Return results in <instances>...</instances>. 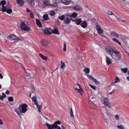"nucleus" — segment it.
I'll use <instances>...</instances> for the list:
<instances>
[{
  "instance_id": "obj_12",
  "label": "nucleus",
  "mask_w": 129,
  "mask_h": 129,
  "mask_svg": "<svg viewBox=\"0 0 129 129\" xmlns=\"http://www.w3.org/2000/svg\"><path fill=\"white\" fill-rule=\"evenodd\" d=\"M96 28L99 34H101L103 32V30L101 28L100 26L98 25H96Z\"/></svg>"
},
{
  "instance_id": "obj_60",
  "label": "nucleus",
  "mask_w": 129,
  "mask_h": 129,
  "mask_svg": "<svg viewBox=\"0 0 129 129\" xmlns=\"http://www.w3.org/2000/svg\"><path fill=\"white\" fill-rule=\"evenodd\" d=\"M3 98H4L3 97V96L0 95V99L2 100Z\"/></svg>"
},
{
  "instance_id": "obj_19",
  "label": "nucleus",
  "mask_w": 129,
  "mask_h": 129,
  "mask_svg": "<svg viewBox=\"0 0 129 129\" xmlns=\"http://www.w3.org/2000/svg\"><path fill=\"white\" fill-rule=\"evenodd\" d=\"M44 4L45 5L48 6L50 4V1L49 0H44L43 1Z\"/></svg>"
},
{
  "instance_id": "obj_51",
  "label": "nucleus",
  "mask_w": 129,
  "mask_h": 129,
  "mask_svg": "<svg viewBox=\"0 0 129 129\" xmlns=\"http://www.w3.org/2000/svg\"><path fill=\"white\" fill-rule=\"evenodd\" d=\"M89 86L92 88L94 90L96 89V88H95L94 86L91 84H90Z\"/></svg>"
},
{
  "instance_id": "obj_48",
  "label": "nucleus",
  "mask_w": 129,
  "mask_h": 129,
  "mask_svg": "<svg viewBox=\"0 0 129 129\" xmlns=\"http://www.w3.org/2000/svg\"><path fill=\"white\" fill-rule=\"evenodd\" d=\"M63 49L64 51H66V45L65 43H64Z\"/></svg>"
},
{
  "instance_id": "obj_31",
  "label": "nucleus",
  "mask_w": 129,
  "mask_h": 129,
  "mask_svg": "<svg viewBox=\"0 0 129 129\" xmlns=\"http://www.w3.org/2000/svg\"><path fill=\"white\" fill-rule=\"evenodd\" d=\"M6 3V1L4 0L2 1L1 2V4L2 6V8H3L4 7V6Z\"/></svg>"
},
{
  "instance_id": "obj_18",
  "label": "nucleus",
  "mask_w": 129,
  "mask_h": 129,
  "mask_svg": "<svg viewBox=\"0 0 129 129\" xmlns=\"http://www.w3.org/2000/svg\"><path fill=\"white\" fill-rule=\"evenodd\" d=\"M48 44V42L47 40H44L42 42V45L43 46H46Z\"/></svg>"
},
{
  "instance_id": "obj_63",
  "label": "nucleus",
  "mask_w": 129,
  "mask_h": 129,
  "mask_svg": "<svg viewBox=\"0 0 129 129\" xmlns=\"http://www.w3.org/2000/svg\"><path fill=\"white\" fill-rule=\"evenodd\" d=\"M0 77L1 79H3V76L1 73H0Z\"/></svg>"
},
{
  "instance_id": "obj_16",
  "label": "nucleus",
  "mask_w": 129,
  "mask_h": 129,
  "mask_svg": "<svg viewBox=\"0 0 129 129\" xmlns=\"http://www.w3.org/2000/svg\"><path fill=\"white\" fill-rule=\"evenodd\" d=\"M27 2L31 6H34L35 2L34 0H27Z\"/></svg>"
},
{
  "instance_id": "obj_30",
  "label": "nucleus",
  "mask_w": 129,
  "mask_h": 129,
  "mask_svg": "<svg viewBox=\"0 0 129 129\" xmlns=\"http://www.w3.org/2000/svg\"><path fill=\"white\" fill-rule=\"evenodd\" d=\"M61 66L60 67L62 69H64V68L65 67V65L64 63L62 61H61Z\"/></svg>"
},
{
  "instance_id": "obj_21",
  "label": "nucleus",
  "mask_w": 129,
  "mask_h": 129,
  "mask_svg": "<svg viewBox=\"0 0 129 129\" xmlns=\"http://www.w3.org/2000/svg\"><path fill=\"white\" fill-rule=\"evenodd\" d=\"M52 33L54 34H57V35H59V34L58 29L56 28L54 29L53 30H52Z\"/></svg>"
},
{
  "instance_id": "obj_20",
  "label": "nucleus",
  "mask_w": 129,
  "mask_h": 129,
  "mask_svg": "<svg viewBox=\"0 0 129 129\" xmlns=\"http://www.w3.org/2000/svg\"><path fill=\"white\" fill-rule=\"evenodd\" d=\"M74 9L75 10H81L82 9L81 7L78 5L75 6L74 7Z\"/></svg>"
},
{
  "instance_id": "obj_27",
  "label": "nucleus",
  "mask_w": 129,
  "mask_h": 129,
  "mask_svg": "<svg viewBox=\"0 0 129 129\" xmlns=\"http://www.w3.org/2000/svg\"><path fill=\"white\" fill-rule=\"evenodd\" d=\"M43 18L45 20H48L49 19L48 15L47 14H44L43 16Z\"/></svg>"
},
{
  "instance_id": "obj_5",
  "label": "nucleus",
  "mask_w": 129,
  "mask_h": 129,
  "mask_svg": "<svg viewBox=\"0 0 129 129\" xmlns=\"http://www.w3.org/2000/svg\"><path fill=\"white\" fill-rule=\"evenodd\" d=\"M71 20L73 21H75L72 19L71 18L70 16L68 15H66L64 21V23L66 24H68L70 23Z\"/></svg>"
},
{
  "instance_id": "obj_44",
  "label": "nucleus",
  "mask_w": 129,
  "mask_h": 129,
  "mask_svg": "<svg viewBox=\"0 0 129 129\" xmlns=\"http://www.w3.org/2000/svg\"><path fill=\"white\" fill-rule=\"evenodd\" d=\"M30 15L31 17L32 18H34V15L32 11H31V12H30Z\"/></svg>"
},
{
  "instance_id": "obj_17",
  "label": "nucleus",
  "mask_w": 129,
  "mask_h": 129,
  "mask_svg": "<svg viewBox=\"0 0 129 129\" xmlns=\"http://www.w3.org/2000/svg\"><path fill=\"white\" fill-rule=\"evenodd\" d=\"M106 63L108 65H109L112 63L110 59L108 57L106 56Z\"/></svg>"
},
{
  "instance_id": "obj_29",
  "label": "nucleus",
  "mask_w": 129,
  "mask_h": 129,
  "mask_svg": "<svg viewBox=\"0 0 129 129\" xmlns=\"http://www.w3.org/2000/svg\"><path fill=\"white\" fill-rule=\"evenodd\" d=\"M84 71L86 74H88L90 71V69L88 68H85L84 70Z\"/></svg>"
},
{
  "instance_id": "obj_50",
  "label": "nucleus",
  "mask_w": 129,
  "mask_h": 129,
  "mask_svg": "<svg viewBox=\"0 0 129 129\" xmlns=\"http://www.w3.org/2000/svg\"><path fill=\"white\" fill-rule=\"evenodd\" d=\"M55 22L57 24V25H60V21L59 20H56V21H55Z\"/></svg>"
},
{
  "instance_id": "obj_2",
  "label": "nucleus",
  "mask_w": 129,
  "mask_h": 129,
  "mask_svg": "<svg viewBox=\"0 0 129 129\" xmlns=\"http://www.w3.org/2000/svg\"><path fill=\"white\" fill-rule=\"evenodd\" d=\"M60 122L58 121L55 122L52 125H50L48 123H46V125L48 127V129H61L59 126H58L57 124L60 125Z\"/></svg>"
},
{
  "instance_id": "obj_36",
  "label": "nucleus",
  "mask_w": 129,
  "mask_h": 129,
  "mask_svg": "<svg viewBox=\"0 0 129 129\" xmlns=\"http://www.w3.org/2000/svg\"><path fill=\"white\" fill-rule=\"evenodd\" d=\"M70 115L72 117H74V115L73 113V111L72 110V107H71L70 108Z\"/></svg>"
},
{
  "instance_id": "obj_33",
  "label": "nucleus",
  "mask_w": 129,
  "mask_h": 129,
  "mask_svg": "<svg viewBox=\"0 0 129 129\" xmlns=\"http://www.w3.org/2000/svg\"><path fill=\"white\" fill-rule=\"evenodd\" d=\"M58 18L60 20L62 21L64 20L65 18L64 16L62 15L61 16H59L58 17Z\"/></svg>"
},
{
  "instance_id": "obj_35",
  "label": "nucleus",
  "mask_w": 129,
  "mask_h": 129,
  "mask_svg": "<svg viewBox=\"0 0 129 129\" xmlns=\"http://www.w3.org/2000/svg\"><path fill=\"white\" fill-rule=\"evenodd\" d=\"M41 27L40 29L41 30L44 32V31L45 30V29H47V27L45 26H42Z\"/></svg>"
},
{
  "instance_id": "obj_22",
  "label": "nucleus",
  "mask_w": 129,
  "mask_h": 129,
  "mask_svg": "<svg viewBox=\"0 0 129 129\" xmlns=\"http://www.w3.org/2000/svg\"><path fill=\"white\" fill-rule=\"evenodd\" d=\"M87 23L85 21H83L81 24V26L83 28H85L87 26Z\"/></svg>"
},
{
  "instance_id": "obj_42",
  "label": "nucleus",
  "mask_w": 129,
  "mask_h": 129,
  "mask_svg": "<svg viewBox=\"0 0 129 129\" xmlns=\"http://www.w3.org/2000/svg\"><path fill=\"white\" fill-rule=\"evenodd\" d=\"M78 22H76V24L77 25H79L80 24V23L81 22V19L79 18L78 19Z\"/></svg>"
},
{
  "instance_id": "obj_57",
  "label": "nucleus",
  "mask_w": 129,
  "mask_h": 129,
  "mask_svg": "<svg viewBox=\"0 0 129 129\" xmlns=\"http://www.w3.org/2000/svg\"><path fill=\"white\" fill-rule=\"evenodd\" d=\"M26 11L28 12H31V11H31L28 8H27L26 9Z\"/></svg>"
},
{
  "instance_id": "obj_15",
  "label": "nucleus",
  "mask_w": 129,
  "mask_h": 129,
  "mask_svg": "<svg viewBox=\"0 0 129 129\" xmlns=\"http://www.w3.org/2000/svg\"><path fill=\"white\" fill-rule=\"evenodd\" d=\"M17 3L19 6H21L23 5L24 4L23 0H17Z\"/></svg>"
},
{
  "instance_id": "obj_3",
  "label": "nucleus",
  "mask_w": 129,
  "mask_h": 129,
  "mask_svg": "<svg viewBox=\"0 0 129 129\" xmlns=\"http://www.w3.org/2000/svg\"><path fill=\"white\" fill-rule=\"evenodd\" d=\"M112 57L116 60H120L121 57V55L120 52L117 50L115 51L111 55Z\"/></svg>"
},
{
  "instance_id": "obj_4",
  "label": "nucleus",
  "mask_w": 129,
  "mask_h": 129,
  "mask_svg": "<svg viewBox=\"0 0 129 129\" xmlns=\"http://www.w3.org/2000/svg\"><path fill=\"white\" fill-rule=\"evenodd\" d=\"M109 99L107 98H103L101 100V102L105 105H106L108 107H110L111 105L109 103Z\"/></svg>"
},
{
  "instance_id": "obj_6",
  "label": "nucleus",
  "mask_w": 129,
  "mask_h": 129,
  "mask_svg": "<svg viewBox=\"0 0 129 129\" xmlns=\"http://www.w3.org/2000/svg\"><path fill=\"white\" fill-rule=\"evenodd\" d=\"M26 26V25L23 22L22 23L21 25V28L22 29L24 30H26L27 31H29V30L31 31L30 28L28 27H27Z\"/></svg>"
},
{
  "instance_id": "obj_9",
  "label": "nucleus",
  "mask_w": 129,
  "mask_h": 129,
  "mask_svg": "<svg viewBox=\"0 0 129 129\" xmlns=\"http://www.w3.org/2000/svg\"><path fill=\"white\" fill-rule=\"evenodd\" d=\"M110 35L111 37H115L117 38L119 37V35L116 32L114 31L111 33Z\"/></svg>"
},
{
  "instance_id": "obj_41",
  "label": "nucleus",
  "mask_w": 129,
  "mask_h": 129,
  "mask_svg": "<svg viewBox=\"0 0 129 129\" xmlns=\"http://www.w3.org/2000/svg\"><path fill=\"white\" fill-rule=\"evenodd\" d=\"M117 127L119 128L120 129H124L125 128L124 127H123L122 125H118L117 126Z\"/></svg>"
},
{
  "instance_id": "obj_64",
  "label": "nucleus",
  "mask_w": 129,
  "mask_h": 129,
  "mask_svg": "<svg viewBox=\"0 0 129 129\" xmlns=\"http://www.w3.org/2000/svg\"><path fill=\"white\" fill-rule=\"evenodd\" d=\"M77 84L79 86V88L81 89V87L79 84L78 83H77Z\"/></svg>"
},
{
  "instance_id": "obj_62",
  "label": "nucleus",
  "mask_w": 129,
  "mask_h": 129,
  "mask_svg": "<svg viewBox=\"0 0 129 129\" xmlns=\"http://www.w3.org/2000/svg\"><path fill=\"white\" fill-rule=\"evenodd\" d=\"M101 36L102 37V38H103L104 39H107V38L104 36L102 35H101Z\"/></svg>"
},
{
  "instance_id": "obj_26",
  "label": "nucleus",
  "mask_w": 129,
  "mask_h": 129,
  "mask_svg": "<svg viewBox=\"0 0 129 129\" xmlns=\"http://www.w3.org/2000/svg\"><path fill=\"white\" fill-rule=\"evenodd\" d=\"M75 90L77 92L79 93L81 95L82 94L81 93V90H82V89L81 88V89L80 88L79 89H78L77 88H75Z\"/></svg>"
},
{
  "instance_id": "obj_7",
  "label": "nucleus",
  "mask_w": 129,
  "mask_h": 129,
  "mask_svg": "<svg viewBox=\"0 0 129 129\" xmlns=\"http://www.w3.org/2000/svg\"><path fill=\"white\" fill-rule=\"evenodd\" d=\"M105 50L106 52L111 55L115 51L112 48L110 47H107L105 48Z\"/></svg>"
},
{
  "instance_id": "obj_39",
  "label": "nucleus",
  "mask_w": 129,
  "mask_h": 129,
  "mask_svg": "<svg viewBox=\"0 0 129 129\" xmlns=\"http://www.w3.org/2000/svg\"><path fill=\"white\" fill-rule=\"evenodd\" d=\"M128 69L127 68H122L121 69V70L124 73H125L127 72Z\"/></svg>"
},
{
  "instance_id": "obj_58",
  "label": "nucleus",
  "mask_w": 129,
  "mask_h": 129,
  "mask_svg": "<svg viewBox=\"0 0 129 129\" xmlns=\"http://www.w3.org/2000/svg\"><path fill=\"white\" fill-rule=\"evenodd\" d=\"M35 104L36 105L37 107H38V102L36 101L34 102Z\"/></svg>"
},
{
  "instance_id": "obj_28",
  "label": "nucleus",
  "mask_w": 129,
  "mask_h": 129,
  "mask_svg": "<svg viewBox=\"0 0 129 129\" xmlns=\"http://www.w3.org/2000/svg\"><path fill=\"white\" fill-rule=\"evenodd\" d=\"M68 15L70 16L71 17V18L72 19L73 17L75 18L77 16V14L76 13H74L71 15Z\"/></svg>"
},
{
  "instance_id": "obj_55",
  "label": "nucleus",
  "mask_w": 129,
  "mask_h": 129,
  "mask_svg": "<svg viewBox=\"0 0 129 129\" xmlns=\"http://www.w3.org/2000/svg\"><path fill=\"white\" fill-rule=\"evenodd\" d=\"M114 91L115 90H113L111 92H109V94L110 95L114 93Z\"/></svg>"
},
{
  "instance_id": "obj_38",
  "label": "nucleus",
  "mask_w": 129,
  "mask_h": 129,
  "mask_svg": "<svg viewBox=\"0 0 129 129\" xmlns=\"http://www.w3.org/2000/svg\"><path fill=\"white\" fill-rule=\"evenodd\" d=\"M6 11L8 14H10L12 12V10L11 8L7 9L6 10Z\"/></svg>"
},
{
  "instance_id": "obj_52",
  "label": "nucleus",
  "mask_w": 129,
  "mask_h": 129,
  "mask_svg": "<svg viewBox=\"0 0 129 129\" xmlns=\"http://www.w3.org/2000/svg\"><path fill=\"white\" fill-rule=\"evenodd\" d=\"M112 40L114 41L115 42H118V40L115 38H113L112 39Z\"/></svg>"
},
{
  "instance_id": "obj_43",
  "label": "nucleus",
  "mask_w": 129,
  "mask_h": 129,
  "mask_svg": "<svg viewBox=\"0 0 129 129\" xmlns=\"http://www.w3.org/2000/svg\"><path fill=\"white\" fill-rule=\"evenodd\" d=\"M8 100L10 102H12L13 101V97L10 96L8 98Z\"/></svg>"
},
{
  "instance_id": "obj_59",
  "label": "nucleus",
  "mask_w": 129,
  "mask_h": 129,
  "mask_svg": "<svg viewBox=\"0 0 129 129\" xmlns=\"http://www.w3.org/2000/svg\"><path fill=\"white\" fill-rule=\"evenodd\" d=\"M10 93V91L8 90H7L5 92V93L7 94H9Z\"/></svg>"
},
{
  "instance_id": "obj_47",
  "label": "nucleus",
  "mask_w": 129,
  "mask_h": 129,
  "mask_svg": "<svg viewBox=\"0 0 129 129\" xmlns=\"http://www.w3.org/2000/svg\"><path fill=\"white\" fill-rule=\"evenodd\" d=\"M87 76L89 79H91L93 80L94 78L92 76L88 75H87Z\"/></svg>"
},
{
  "instance_id": "obj_61",
  "label": "nucleus",
  "mask_w": 129,
  "mask_h": 129,
  "mask_svg": "<svg viewBox=\"0 0 129 129\" xmlns=\"http://www.w3.org/2000/svg\"><path fill=\"white\" fill-rule=\"evenodd\" d=\"M3 122L2 121V119H0V124L2 125L3 124Z\"/></svg>"
},
{
  "instance_id": "obj_8",
  "label": "nucleus",
  "mask_w": 129,
  "mask_h": 129,
  "mask_svg": "<svg viewBox=\"0 0 129 129\" xmlns=\"http://www.w3.org/2000/svg\"><path fill=\"white\" fill-rule=\"evenodd\" d=\"M52 30L49 28H47L44 31V33L46 35H49L52 33Z\"/></svg>"
},
{
  "instance_id": "obj_49",
  "label": "nucleus",
  "mask_w": 129,
  "mask_h": 129,
  "mask_svg": "<svg viewBox=\"0 0 129 129\" xmlns=\"http://www.w3.org/2000/svg\"><path fill=\"white\" fill-rule=\"evenodd\" d=\"M23 39V38L20 37H16V40H22Z\"/></svg>"
},
{
  "instance_id": "obj_46",
  "label": "nucleus",
  "mask_w": 129,
  "mask_h": 129,
  "mask_svg": "<svg viewBox=\"0 0 129 129\" xmlns=\"http://www.w3.org/2000/svg\"><path fill=\"white\" fill-rule=\"evenodd\" d=\"M38 108V111L39 112H40V110L41 109L42 106H41L40 105H38V107H37Z\"/></svg>"
},
{
  "instance_id": "obj_54",
  "label": "nucleus",
  "mask_w": 129,
  "mask_h": 129,
  "mask_svg": "<svg viewBox=\"0 0 129 129\" xmlns=\"http://www.w3.org/2000/svg\"><path fill=\"white\" fill-rule=\"evenodd\" d=\"M124 22H125L127 24H129V21L127 20H124Z\"/></svg>"
},
{
  "instance_id": "obj_1",
  "label": "nucleus",
  "mask_w": 129,
  "mask_h": 129,
  "mask_svg": "<svg viewBox=\"0 0 129 129\" xmlns=\"http://www.w3.org/2000/svg\"><path fill=\"white\" fill-rule=\"evenodd\" d=\"M28 107L27 105L24 104L20 105L19 107L15 109V111L17 113L18 115L21 118L22 115V113H25L27 110V108Z\"/></svg>"
},
{
  "instance_id": "obj_11",
  "label": "nucleus",
  "mask_w": 129,
  "mask_h": 129,
  "mask_svg": "<svg viewBox=\"0 0 129 129\" xmlns=\"http://www.w3.org/2000/svg\"><path fill=\"white\" fill-rule=\"evenodd\" d=\"M7 38L11 40H16V36L12 34L8 36Z\"/></svg>"
},
{
  "instance_id": "obj_24",
  "label": "nucleus",
  "mask_w": 129,
  "mask_h": 129,
  "mask_svg": "<svg viewBox=\"0 0 129 129\" xmlns=\"http://www.w3.org/2000/svg\"><path fill=\"white\" fill-rule=\"evenodd\" d=\"M36 23L39 27H41L42 26V24L40 21L38 19H36Z\"/></svg>"
},
{
  "instance_id": "obj_14",
  "label": "nucleus",
  "mask_w": 129,
  "mask_h": 129,
  "mask_svg": "<svg viewBox=\"0 0 129 129\" xmlns=\"http://www.w3.org/2000/svg\"><path fill=\"white\" fill-rule=\"evenodd\" d=\"M71 2V0H61V3L66 5L69 4Z\"/></svg>"
},
{
  "instance_id": "obj_40",
  "label": "nucleus",
  "mask_w": 129,
  "mask_h": 129,
  "mask_svg": "<svg viewBox=\"0 0 129 129\" xmlns=\"http://www.w3.org/2000/svg\"><path fill=\"white\" fill-rule=\"evenodd\" d=\"M107 14L108 15H114L115 16V15L111 11H108L107 12Z\"/></svg>"
},
{
  "instance_id": "obj_25",
  "label": "nucleus",
  "mask_w": 129,
  "mask_h": 129,
  "mask_svg": "<svg viewBox=\"0 0 129 129\" xmlns=\"http://www.w3.org/2000/svg\"><path fill=\"white\" fill-rule=\"evenodd\" d=\"M39 55L44 60H46L48 58L47 57V56H44L42 55L41 53Z\"/></svg>"
},
{
  "instance_id": "obj_23",
  "label": "nucleus",
  "mask_w": 129,
  "mask_h": 129,
  "mask_svg": "<svg viewBox=\"0 0 129 129\" xmlns=\"http://www.w3.org/2000/svg\"><path fill=\"white\" fill-rule=\"evenodd\" d=\"M120 81V80L119 79L118 77H116V78L115 80V82L113 83H111L110 84V85H112V84H114L115 83H116L118 82H119Z\"/></svg>"
},
{
  "instance_id": "obj_37",
  "label": "nucleus",
  "mask_w": 129,
  "mask_h": 129,
  "mask_svg": "<svg viewBox=\"0 0 129 129\" xmlns=\"http://www.w3.org/2000/svg\"><path fill=\"white\" fill-rule=\"evenodd\" d=\"M55 14V13L54 11H51L50 13V14L51 16H53Z\"/></svg>"
},
{
  "instance_id": "obj_56",
  "label": "nucleus",
  "mask_w": 129,
  "mask_h": 129,
  "mask_svg": "<svg viewBox=\"0 0 129 129\" xmlns=\"http://www.w3.org/2000/svg\"><path fill=\"white\" fill-rule=\"evenodd\" d=\"M2 96H3V97L4 98H5L6 97V95L4 93V92H3L2 93Z\"/></svg>"
},
{
  "instance_id": "obj_45",
  "label": "nucleus",
  "mask_w": 129,
  "mask_h": 129,
  "mask_svg": "<svg viewBox=\"0 0 129 129\" xmlns=\"http://www.w3.org/2000/svg\"><path fill=\"white\" fill-rule=\"evenodd\" d=\"M32 100L33 102L37 101V98L35 96H34L32 98Z\"/></svg>"
},
{
  "instance_id": "obj_13",
  "label": "nucleus",
  "mask_w": 129,
  "mask_h": 129,
  "mask_svg": "<svg viewBox=\"0 0 129 129\" xmlns=\"http://www.w3.org/2000/svg\"><path fill=\"white\" fill-rule=\"evenodd\" d=\"M10 8H11L10 5H8L5 7L4 6L3 8H2L1 9V10L2 12H3L5 11L6 10Z\"/></svg>"
},
{
  "instance_id": "obj_34",
  "label": "nucleus",
  "mask_w": 129,
  "mask_h": 129,
  "mask_svg": "<svg viewBox=\"0 0 129 129\" xmlns=\"http://www.w3.org/2000/svg\"><path fill=\"white\" fill-rule=\"evenodd\" d=\"M93 81L97 85L100 84V82L99 81H97L95 78H94Z\"/></svg>"
},
{
  "instance_id": "obj_53",
  "label": "nucleus",
  "mask_w": 129,
  "mask_h": 129,
  "mask_svg": "<svg viewBox=\"0 0 129 129\" xmlns=\"http://www.w3.org/2000/svg\"><path fill=\"white\" fill-rule=\"evenodd\" d=\"M115 118L117 120H118L119 119V116L118 115H115Z\"/></svg>"
},
{
  "instance_id": "obj_32",
  "label": "nucleus",
  "mask_w": 129,
  "mask_h": 129,
  "mask_svg": "<svg viewBox=\"0 0 129 129\" xmlns=\"http://www.w3.org/2000/svg\"><path fill=\"white\" fill-rule=\"evenodd\" d=\"M115 17L117 19V20L118 21H119V22H124V20H123L122 19H121L119 18H117L116 16L115 15Z\"/></svg>"
},
{
  "instance_id": "obj_10",
  "label": "nucleus",
  "mask_w": 129,
  "mask_h": 129,
  "mask_svg": "<svg viewBox=\"0 0 129 129\" xmlns=\"http://www.w3.org/2000/svg\"><path fill=\"white\" fill-rule=\"evenodd\" d=\"M30 76L31 75L30 74H28L26 75L25 78V81H26L28 80H29L30 82H32L33 80V78L31 77Z\"/></svg>"
}]
</instances>
